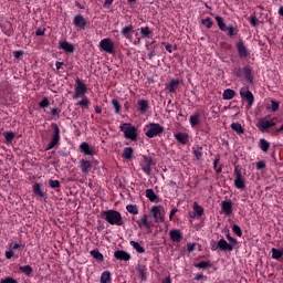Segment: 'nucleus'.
Here are the masks:
<instances>
[{"instance_id":"1","label":"nucleus","mask_w":283,"mask_h":283,"mask_svg":"<svg viewBox=\"0 0 283 283\" xmlns=\"http://www.w3.org/2000/svg\"><path fill=\"white\" fill-rule=\"evenodd\" d=\"M103 220H106L108 224H116V227H123V216L116 210H104L101 213Z\"/></svg>"},{"instance_id":"62","label":"nucleus","mask_w":283,"mask_h":283,"mask_svg":"<svg viewBox=\"0 0 283 283\" xmlns=\"http://www.w3.org/2000/svg\"><path fill=\"white\" fill-rule=\"evenodd\" d=\"M187 251H188L189 253H191L192 251H196V244H193V243H188V244H187Z\"/></svg>"},{"instance_id":"31","label":"nucleus","mask_w":283,"mask_h":283,"mask_svg":"<svg viewBox=\"0 0 283 283\" xmlns=\"http://www.w3.org/2000/svg\"><path fill=\"white\" fill-rule=\"evenodd\" d=\"M132 32H134V27L132 24L122 29V34L125 39H129V36H132Z\"/></svg>"},{"instance_id":"25","label":"nucleus","mask_w":283,"mask_h":283,"mask_svg":"<svg viewBox=\"0 0 283 283\" xmlns=\"http://www.w3.org/2000/svg\"><path fill=\"white\" fill-rule=\"evenodd\" d=\"M191 127H198L200 125V113H195L189 118Z\"/></svg>"},{"instance_id":"41","label":"nucleus","mask_w":283,"mask_h":283,"mask_svg":"<svg viewBox=\"0 0 283 283\" xmlns=\"http://www.w3.org/2000/svg\"><path fill=\"white\" fill-rule=\"evenodd\" d=\"M259 147L262 149V151H269V147H271V144L266 142V139L262 138L259 142Z\"/></svg>"},{"instance_id":"57","label":"nucleus","mask_w":283,"mask_h":283,"mask_svg":"<svg viewBox=\"0 0 283 283\" xmlns=\"http://www.w3.org/2000/svg\"><path fill=\"white\" fill-rule=\"evenodd\" d=\"M210 249H211V251H218V249H220V247L218 245V242H216V240L210 241Z\"/></svg>"},{"instance_id":"34","label":"nucleus","mask_w":283,"mask_h":283,"mask_svg":"<svg viewBox=\"0 0 283 283\" xmlns=\"http://www.w3.org/2000/svg\"><path fill=\"white\" fill-rule=\"evenodd\" d=\"M139 32L143 39H151V30H149V27L140 28Z\"/></svg>"},{"instance_id":"24","label":"nucleus","mask_w":283,"mask_h":283,"mask_svg":"<svg viewBox=\"0 0 283 283\" xmlns=\"http://www.w3.org/2000/svg\"><path fill=\"white\" fill-rule=\"evenodd\" d=\"M235 97V91L231 88H227L223 91L222 98L223 101H231Z\"/></svg>"},{"instance_id":"64","label":"nucleus","mask_w":283,"mask_h":283,"mask_svg":"<svg viewBox=\"0 0 283 283\" xmlns=\"http://www.w3.org/2000/svg\"><path fill=\"white\" fill-rule=\"evenodd\" d=\"M161 283H171V277L167 276L161 280Z\"/></svg>"},{"instance_id":"51","label":"nucleus","mask_w":283,"mask_h":283,"mask_svg":"<svg viewBox=\"0 0 283 283\" xmlns=\"http://www.w3.org/2000/svg\"><path fill=\"white\" fill-rule=\"evenodd\" d=\"M0 283H19V281H17L14 277L12 276H7L4 279L0 280Z\"/></svg>"},{"instance_id":"35","label":"nucleus","mask_w":283,"mask_h":283,"mask_svg":"<svg viewBox=\"0 0 283 283\" xmlns=\"http://www.w3.org/2000/svg\"><path fill=\"white\" fill-rule=\"evenodd\" d=\"M230 127L232 132H235L237 134H244V128L240 123H232Z\"/></svg>"},{"instance_id":"33","label":"nucleus","mask_w":283,"mask_h":283,"mask_svg":"<svg viewBox=\"0 0 283 283\" xmlns=\"http://www.w3.org/2000/svg\"><path fill=\"white\" fill-rule=\"evenodd\" d=\"M91 255L92 258H94V260H97L98 262H103V260H105V258L103 256V253H101L98 249L92 250Z\"/></svg>"},{"instance_id":"30","label":"nucleus","mask_w":283,"mask_h":283,"mask_svg":"<svg viewBox=\"0 0 283 283\" xmlns=\"http://www.w3.org/2000/svg\"><path fill=\"white\" fill-rule=\"evenodd\" d=\"M226 32L228 36L233 38L238 34V29L233 24L226 27Z\"/></svg>"},{"instance_id":"14","label":"nucleus","mask_w":283,"mask_h":283,"mask_svg":"<svg viewBox=\"0 0 283 283\" xmlns=\"http://www.w3.org/2000/svg\"><path fill=\"white\" fill-rule=\"evenodd\" d=\"M114 258H115L116 260H122V261H124V262H129V260H132V254L125 252V250H116V251L114 252Z\"/></svg>"},{"instance_id":"26","label":"nucleus","mask_w":283,"mask_h":283,"mask_svg":"<svg viewBox=\"0 0 283 283\" xmlns=\"http://www.w3.org/2000/svg\"><path fill=\"white\" fill-rule=\"evenodd\" d=\"M180 85V80H171L170 83L167 85V90L174 94L178 86Z\"/></svg>"},{"instance_id":"22","label":"nucleus","mask_w":283,"mask_h":283,"mask_svg":"<svg viewBox=\"0 0 283 283\" xmlns=\"http://www.w3.org/2000/svg\"><path fill=\"white\" fill-rule=\"evenodd\" d=\"M80 167H81L82 174H90V169H92V163H90L85 159H82L80 161Z\"/></svg>"},{"instance_id":"10","label":"nucleus","mask_w":283,"mask_h":283,"mask_svg":"<svg viewBox=\"0 0 283 283\" xmlns=\"http://www.w3.org/2000/svg\"><path fill=\"white\" fill-rule=\"evenodd\" d=\"M234 187L241 190L247 188V184L242 177V170L238 168L234 169Z\"/></svg>"},{"instance_id":"37","label":"nucleus","mask_w":283,"mask_h":283,"mask_svg":"<svg viewBox=\"0 0 283 283\" xmlns=\"http://www.w3.org/2000/svg\"><path fill=\"white\" fill-rule=\"evenodd\" d=\"M112 282V273L109 271H105L101 275V283H109Z\"/></svg>"},{"instance_id":"39","label":"nucleus","mask_w":283,"mask_h":283,"mask_svg":"<svg viewBox=\"0 0 283 283\" xmlns=\"http://www.w3.org/2000/svg\"><path fill=\"white\" fill-rule=\"evenodd\" d=\"M19 271H21L22 273H24V275H32V273L34 272V270L30 266V265H22L19 268Z\"/></svg>"},{"instance_id":"19","label":"nucleus","mask_w":283,"mask_h":283,"mask_svg":"<svg viewBox=\"0 0 283 283\" xmlns=\"http://www.w3.org/2000/svg\"><path fill=\"white\" fill-rule=\"evenodd\" d=\"M137 109L140 112V114H146L147 109H149V101L139 99L137 102Z\"/></svg>"},{"instance_id":"38","label":"nucleus","mask_w":283,"mask_h":283,"mask_svg":"<svg viewBox=\"0 0 283 283\" xmlns=\"http://www.w3.org/2000/svg\"><path fill=\"white\" fill-rule=\"evenodd\" d=\"M13 140H14V133L13 132L4 133V143H6V145H11V143Z\"/></svg>"},{"instance_id":"43","label":"nucleus","mask_w":283,"mask_h":283,"mask_svg":"<svg viewBox=\"0 0 283 283\" xmlns=\"http://www.w3.org/2000/svg\"><path fill=\"white\" fill-rule=\"evenodd\" d=\"M282 255H283V250L272 248V258H273V260H280V258H282Z\"/></svg>"},{"instance_id":"58","label":"nucleus","mask_w":283,"mask_h":283,"mask_svg":"<svg viewBox=\"0 0 283 283\" xmlns=\"http://www.w3.org/2000/svg\"><path fill=\"white\" fill-rule=\"evenodd\" d=\"M13 255H14V252L11 249H9L8 251L4 252V258L7 260H12Z\"/></svg>"},{"instance_id":"16","label":"nucleus","mask_w":283,"mask_h":283,"mask_svg":"<svg viewBox=\"0 0 283 283\" xmlns=\"http://www.w3.org/2000/svg\"><path fill=\"white\" fill-rule=\"evenodd\" d=\"M243 77L250 83V85H253V69L251 66H244L242 69Z\"/></svg>"},{"instance_id":"46","label":"nucleus","mask_w":283,"mask_h":283,"mask_svg":"<svg viewBox=\"0 0 283 283\" xmlns=\"http://www.w3.org/2000/svg\"><path fill=\"white\" fill-rule=\"evenodd\" d=\"M112 105L114 106L115 114H120V103H118V99L113 98Z\"/></svg>"},{"instance_id":"11","label":"nucleus","mask_w":283,"mask_h":283,"mask_svg":"<svg viewBox=\"0 0 283 283\" xmlns=\"http://www.w3.org/2000/svg\"><path fill=\"white\" fill-rule=\"evenodd\" d=\"M235 48H237L238 55L241 59H249L251 53L249 52V49H247V45H244V42L242 40L237 42Z\"/></svg>"},{"instance_id":"45","label":"nucleus","mask_w":283,"mask_h":283,"mask_svg":"<svg viewBox=\"0 0 283 283\" xmlns=\"http://www.w3.org/2000/svg\"><path fill=\"white\" fill-rule=\"evenodd\" d=\"M143 165L151 167V165H154V159L149 156H143Z\"/></svg>"},{"instance_id":"61","label":"nucleus","mask_w":283,"mask_h":283,"mask_svg":"<svg viewBox=\"0 0 283 283\" xmlns=\"http://www.w3.org/2000/svg\"><path fill=\"white\" fill-rule=\"evenodd\" d=\"M193 156L197 158V160H200L202 158V151L201 150H193Z\"/></svg>"},{"instance_id":"2","label":"nucleus","mask_w":283,"mask_h":283,"mask_svg":"<svg viewBox=\"0 0 283 283\" xmlns=\"http://www.w3.org/2000/svg\"><path fill=\"white\" fill-rule=\"evenodd\" d=\"M120 132L124 134V138L127 140H138V128L132 125V123H124L119 126Z\"/></svg>"},{"instance_id":"29","label":"nucleus","mask_w":283,"mask_h":283,"mask_svg":"<svg viewBox=\"0 0 283 283\" xmlns=\"http://www.w3.org/2000/svg\"><path fill=\"white\" fill-rule=\"evenodd\" d=\"M134 155V148L132 147H126L123 150V158H125V160H132V156Z\"/></svg>"},{"instance_id":"60","label":"nucleus","mask_w":283,"mask_h":283,"mask_svg":"<svg viewBox=\"0 0 283 283\" xmlns=\"http://www.w3.org/2000/svg\"><path fill=\"white\" fill-rule=\"evenodd\" d=\"M266 167V164L262 160L256 163V169L261 171V169H264Z\"/></svg>"},{"instance_id":"15","label":"nucleus","mask_w":283,"mask_h":283,"mask_svg":"<svg viewBox=\"0 0 283 283\" xmlns=\"http://www.w3.org/2000/svg\"><path fill=\"white\" fill-rule=\"evenodd\" d=\"M59 50H63V52H65L66 54H72L74 52V44L67 41H60Z\"/></svg>"},{"instance_id":"21","label":"nucleus","mask_w":283,"mask_h":283,"mask_svg":"<svg viewBox=\"0 0 283 283\" xmlns=\"http://www.w3.org/2000/svg\"><path fill=\"white\" fill-rule=\"evenodd\" d=\"M138 227H146V229H151V227H154V224L151 223V221H149V219H147V214H144L140 220L137 221Z\"/></svg>"},{"instance_id":"48","label":"nucleus","mask_w":283,"mask_h":283,"mask_svg":"<svg viewBox=\"0 0 283 283\" xmlns=\"http://www.w3.org/2000/svg\"><path fill=\"white\" fill-rule=\"evenodd\" d=\"M232 231L233 233H235V235H238L239 238H242V228H240V226L233 224Z\"/></svg>"},{"instance_id":"47","label":"nucleus","mask_w":283,"mask_h":283,"mask_svg":"<svg viewBox=\"0 0 283 283\" xmlns=\"http://www.w3.org/2000/svg\"><path fill=\"white\" fill-rule=\"evenodd\" d=\"M49 186L51 187V189H59L61 187V181L50 179Z\"/></svg>"},{"instance_id":"17","label":"nucleus","mask_w":283,"mask_h":283,"mask_svg":"<svg viewBox=\"0 0 283 283\" xmlns=\"http://www.w3.org/2000/svg\"><path fill=\"white\" fill-rule=\"evenodd\" d=\"M80 151H82L84 156H94V149L90 147L87 142H84L80 145Z\"/></svg>"},{"instance_id":"18","label":"nucleus","mask_w":283,"mask_h":283,"mask_svg":"<svg viewBox=\"0 0 283 283\" xmlns=\"http://www.w3.org/2000/svg\"><path fill=\"white\" fill-rule=\"evenodd\" d=\"M218 247L220 251H233V245L227 242L224 238L218 241Z\"/></svg>"},{"instance_id":"42","label":"nucleus","mask_w":283,"mask_h":283,"mask_svg":"<svg viewBox=\"0 0 283 283\" xmlns=\"http://www.w3.org/2000/svg\"><path fill=\"white\" fill-rule=\"evenodd\" d=\"M126 211H128V213H133V216H138V206L128 205L126 206Z\"/></svg>"},{"instance_id":"5","label":"nucleus","mask_w":283,"mask_h":283,"mask_svg":"<svg viewBox=\"0 0 283 283\" xmlns=\"http://www.w3.org/2000/svg\"><path fill=\"white\" fill-rule=\"evenodd\" d=\"M277 123V117H272L271 120L263 118L259 120L256 127L260 129V132H266V129H270V127H275Z\"/></svg>"},{"instance_id":"50","label":"nucleus","mask_w":283,"mask_h":283,"mask_svg":"<svg viewBox=\"0 0 283 283\" xmlns=\"http://www.w3.org/2000/svg\"><path fill=\"white\" fill-rule=\"evenodd\" d=\"M249 22L252 25V28H256L258 27V17L255 15V13H253L250 18H249Z\"/></svg>"},{"instance_id":"6","label":"nucleus","mask_w":283,"mask_h":283,"mask_svg":"<svg viewBox=\"0 0 283 283\" xmlns=\"http://www.w3.org/2000/svg\"><path fill=\"white\" fill-rule=\"evenodd\" d=\"M150 216L157 223L165 222V210L160 206H154L150 210Z\"/></svg>"},{"instance_id":"56","label":"nucleus","mask_w":283,"mask_h":283,"mask_svg":"<svg viewBox=\"0 0 283 283\" xmlns=\"http://www.w3.org/2000/svg\"><path fill=\"white\" fill-rule=\"evenodd\" d=\"M226 238H227V240H229V242H230V244H231L232 247H235V244H238V240H237L235 238L231 237L230 233H228V234L226 235Z\"/></svg>"},{"instance_id":"12","label":"nucleus","mask_w":283,"mask_h":283,"mask_svg":"<svg viewBox=\"0 0 283 283\" xmlns=\"http://www.w3.org/2000/svg\"><path fill=\"white\" fill-rule=\"evenodd\" d=\"M221 211L224 216H231L233 213V202L231 200L221 201Z\"/></svg>"},{"instance_id":"63","label":"nucleus","mask_w":283,"mask_h":283,"mask_svg":"<svg viewBox=\"0 0 283 283\" xmlns=\"http://www.w3.org/2000/svg\"><path fill=\"white\" fill-rule=\"evenodd\" d=\"M13 56L14 59H21V56H23V51H14Z\"/></svg>"},{"instance_id":"52","label":"nucleus","mask_w":283,"mask_h":283,"mask_svg":"<svg viewBox=\"0 0 283 283\" xmlns=\"http://www.w3.org/2000/svg\"><path fill=\"white\" fill-rule=\"evenodd\" d=\"M270 109H272V112H277V109H280V103H277L274 99H271V106Z\"/></svg>"},{"instance_id":"7","label":"nucleus","mask_w":283,"mask_h":283,"mask_svg":"<svg viewBox=\"0 0 283 283\" xmlns=\"http://www.w3.org/2000/svg\"><path fill=\"white\" fill-rule=\"evenodd\" d=\"M87 94V86L81 78L75 80V93L73 95L74 98H81V96H85Z\"/></svg>"},{"instance_id":"4","label":"nucleus","mask_w":283,"mask_h":283,"mask_svg":"<svg viewBox=\"0 0 283 283\" xmlns=\"http://www.w3.org/2000/svg\"><path fill=\"white\" fill-rule=\"evenodd\" d=\"M146 136L148 138H155V136H160L163 132H165V127H163L160 124L153 123L147 126Z\"/></svg>"},{"instance_id":"8","label":"nucleus","mask_w":283,"mask_h":283,"mask_svg":"<svg viewBox=\"0 0 283 283\" xmlns=\"http://www.w3.org/2000/svg\"><path fill=\"white\" fill-rule=\"evenodd\" d=\"M240 96L241 98H244V101H247L248 107H253V103H255V97L248 87L240 88Z\"/></svg>"},{"instance_id":"55","label":"nucleus","mask_w":283,"mask_h":283,"mask_svg":"<svg viewBox=\"0 0 283 283\" xmlns=\"http://www.w3.org/2000/svg\"><path fill=\"white\" fill-rule=\"evenodd\" d=\"M21 247H23V245L19 242H14V243L9 244V249L11 251H17V250L21 249Z\"/></svg>"},{"instance_id":"36","label":"nucleus","mask_w":283,"mask_h":283,"mask_svg":"<svg viewBox=\"0 0 283 283\" xmlns=\"http://www.w3.org/2000/svg\"><path fill=\"white\" fill-rule=\"evenodd\" d=\"M195 268L202 270L211 269V261H201L199 263H195Z\"/></svg>"},{"instance_id":"28","label":"nucleus","mask_w":283,"mask_h":283,"mask_svg":"<svg viewBox=\"0 0 283 283\" xmlns=\"http://www.w3.org/2000/svg\"><path fill=\"white\" fill-rule=\"evenodd\" d=\"M216 21L219 30H221V32H227V23H224V20L222 19V17L217 15Z\"/></svg>"},{"instance_id":"27","label":"nucleus","mask_w":283,"mask_h":283,"mask_svg":"<svg viewBox=\"0 0 283 283\" xmlns=\"http://www.w3.org/2000/svg\"><path fill=\"white\" fill-rule=\"evenodd\" d=\"M33 193L39 196V198H45V192L41 190V184L33 185Z\"/></svg>"},{"instance_id":"53","label":"nucleus","mask_w":283,"mask_h":283,"mask_svg":"<svg viewBox=\"0 0 283 283\" xmlns=\"http://www.w3.org/2000/svg\"><path fill=\"white\" fill-rule=\"evenodd\" d=\"M76 105H78L80 107H87V105H90V99L87 97H84L82 101H78Z\"/></svg>"},{"instance_id":"32","label":"nucleus","mask_w":283,"mask_h":283,"mask_svg":"<svg viewBox=\"0 0 283 283\" xmlns=\"http://www.w3.org/2000/svg\"><path fill=\"white\" fill-rule=\"evenodd\" d=\"M146 198H148L150 202L158 200V196L154 192V189H146Z\"/></svg>"},{"instance_id":"23","label":"nucleus","mask_w":283,"mask_h":283,"mask_svg":"<svg viewBox=\"0 0 283 283\" xmlns=\"http://www.w3.org/2000/svg\"><path fill=\"white\" fill-rule=\"evenodd\" d=\"M169 237L172 242H180V240H182V233L180 232V230H170Z\"/></svg>"},{"instance_id":"40","label":"nucleus","mask_w":283,"mask_h":283,"mask_svg":"<svg viewBox=\"0 0 283 283\" xmlns=\"http://www.w3.org/2000/svg\"><path fill=\"white\" fill-rule=\"evenodd\" d=\"M130 247H133L137 253H145V248H143V245L136 241H130Z\"/></svg>"},{"instance_id":"54","label":"nucleus","mask_w":283,"mask_h":283,"mask_svg":"<svg viewBox=\"0 0 283 283\" xmlns=\"http://www.w3.org/2000/svg\"><path fill=\"white\" fill-rule=\"evenodd\" d=\"M202 25H206V28H212L213 27V21H211V18H206L202 20Z\"/></svg>"},{"instance_id":"3","label":"nucleus","mask_w":283,"mask_h":283,"mask_svg":"<svg viewBox=\"0 0 283 283\" xmlns=\"http://www.w3.org/2000/svg\"><path fill=\"white\" fill-rule=\"evenodd\" d=\"M51 127L53 129V136L45 148L46 151H50V149H54V147H56V145H59L61 140V129L59 128V125L52 124Z\"/></svg>"},{"instance_id":"20","label":"nucleus","mask_w":283,"mask_h":283,"mask_svg":"<svg viewBox=\"0 0 283 283\" xmlns=\"http://www.w3.org/2000/svg\"><path fill=\"white\" fill-rule=\"evenodd\" d=\"M175 138L180 145H187L189 143V135L187 133H177L175 134Z\"/></svg>"},{"instance_id":"9","label":"nucleus","mask_w":283,"mask_h":283,"mask_svg":"<svg viewBox=\"0 0 283 283\" xmlns=\"http://www.w3.org/2000/svg\"><path fill=\"white\" fill-rule=\"evenodd\" d=\"M101 52H106V54H114V42L111 39L105 38L99 42L98 45Z\"/></svg>"},{"instance_id":"49","label":"nucleus","mask_w":283,"mask_h":283,"mask_svg":"<svg viewBox=\"0 0 283 283\" xmlns=\"http://www.w3.org/2000/svg\"><path fill=\"white\" fill-rule=\"evenodd\" d=\"M39 107L42 109H45V107H50V99L48 97H44L40 103Z\"/></svg>"},{"instance_id":"44","label":"nucleus","mask_w":283,"mask_h":283,"mask_svg":"<svg viewBox=\"0 0 283 283\" xmlns=\"http://www.w3.org/2000/svg\"><path fill=\"white\" fill-rule=\"evenodd\" d=\"M192 209L197 216H202V213H205V209H202V207L198 205V202L193 203Z\"/></svg>"},{"instance_id":"13","label":"nucleus","mask_w":283,"mask_h":283,"mask_svg":"<svg viewBox=\"0 0 283 283\" xmlns=\"http://www.w3.org/2000/svg\"><path fill=\"white\" fill-rule=\"evenodd\" d=\"M73 25H75V28H78L80 30H85L87 21L82 14H77L73 19Z\"/></svg>"},{"instance_id":"59","label":"nucleus","mask_w":283,"mask_h":283,"mask_svg":"<svg viewBox=\"0 0 283 283\" xmlns=\"http://www.w3.org/2000/svg\"><path fill=\"white\" fill-rule=\"evenodd\" d=\"M142 170L144 174H147V176L151 175V166H143Z\"/></svg>"}]
</instances>
